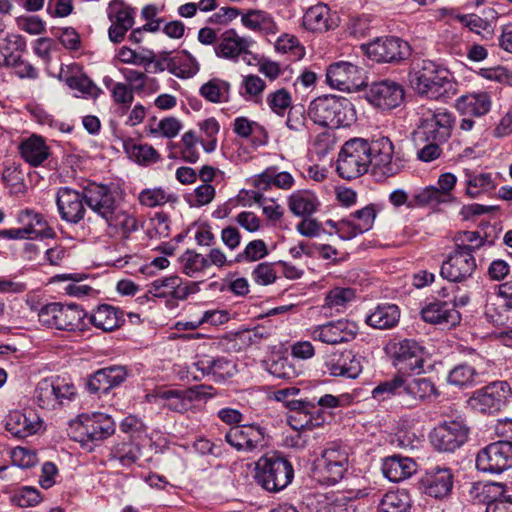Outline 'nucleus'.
I'll use <instances>...</instances> for the list:
<instances>
[{
	"label": "nucleus",
	"mask_w": 512,
	"mask_h": 512,
	"mask_svg": "<svg viewBox=\"0 0 512 512\" xmlns=\"http://www.w3.org/2000/svg\"><path fill=\"white\" fill-rule=\"evenodd\" d=\"M412 88L430 99L446 100L456 94V84L444 66L431 61L416 62L409 73Z\"/></svg>",
	"instance_id": "f257e3e1"
},
{
	"label": "nucleus",
	"mask_w": 512,
	"mask_h": 512,
	"mask_svg": "<svg viewBox=\"0 0 512 512\" xmlns=\"http://www.w3.org/2000/svg\"><path fill=\"white\" fill-rule=\"evenodd\" d=\"M308 115L315 124L328 128L347 127L356 120L352 102L334 95L320 96L311 101Z\"/></svg>",
	"instance_id": "f03ea898"
},
{
	"label": "nucleus",
	"mask_w": 512,
	"mask_h": 512,
	"mask_svg": "<svg viewBox=\"0 0 512 512\" xmlns=\"http://www.w3.org/2000/svg\"><path fill=\"white\" fill-rule=\"evenodd\" d=\"M112 417L102 412L83 413L69 425L70 437L88 451L115 433Z\"/></svg>",
	"instance_id": "7ed1b4c3"
},
{
	"label": "nucleus",
	"mask_w": 512,
	"mask_h": 512,
	"mask_svg": "<svg viewBox=\"0 0 512 512\" xmlns=\"http://www.w3.org/2000/svg\"><path fill=\"white\" fill-rule=\"evenodd\" d=\"M368 148L370 166L385 177L399 174L408 163V155L402 145L394 144L388 137L382 136L368 141Z\"/></svg>",
	"instance_id": "20e7f679"
},
{
	"label": "nucleus",
	"mask_w": 512,
	"mask_h": 512,
	"mask_svg": "<svg viewBox=\"0 0 512 512\" xmlns=\"http://www.w3.org/2000/svg\"><path fill=\"white\" fill-rule=\"evenodd\" d=\"M293 478L291 462L279 455H264L255 464V480L268 492L276 493L285 489Z\"/></svg>",
	"instance_id": "39448f33"
},
{
	"label": "nucleus",
	"mask_w": 512,
	"mask_h": 512,
	"mask_svg": "<svg viewBox=\"0 0 512 512\" xmlns=\"http://www.w3.org/2000/svg\"><path fill=\"white\" fill-rule=\"evenodd\" d=\"M368 140L354 138L341 148L337 159V172L343 179H356L368 171L371 159L368 154Z\"/></svg>",
	"instance_id": "423d86ee"
},
{
	"label": "nucleus",
	"mask_w": 512,
	"mask_h": 512,
	"mask_svg": "<svg viewBox=\"0 0 512 512\" xmlns=\"http://www.w3.org/2000/svg\"><path fill=\"white\" fill-rule=\"evenodd\" d=\"M85 204L105 222H112L119 207L116 189L107 184L89 183L84 187Z\"/></svg>",
	"instance_id": "0eeeda50"
},
{
	"label": "nucleus",
	"mask_w": 512,
	"mask_h": 512,
	"mask_svg": "<svg viewBox=\"0 0 512 512\" xmlns=\"http://www.w3.org/2000/svg\"><path fill=\"white\" fill-rule=\"evenodd\" d=\"M212 390L211 386L196 385L186 390H161L154 395V398L171 411L185 413L192 408L195 401L213 397Z\"/></svg>",
	"instance_id": "6e6552de"
},
{
	"label": "nucleus",
	"mask_w": 512,
	"mask_h": 512,
	"mask_svg": "<svg viewBox=\"0 0 512 512\" xmlns=\"http://www.w3.org/2000/svg\"><path fill=\"white\" fill-rule=\"evenodd\" d=\"M511 395V388L506 381H495L473 392L468 404L481 413H495L506 405Z\"/></svg>",
	"instance_id": "1a4fd4ad"
},
{
	"label": "nucleus",
	"mask_w": 512,
	"mask_h": 512,
	"mask_svg": "<svg viewBox=\"0 0 512 512\" xmlns=\"http://www.w3.org/2000/svg\"><path fill=\"white\" fill-rule=\"evenodd\" d=\"M348 469V452L336 444H330L316 461V471L321 481L328 485L339 482Z\"/></svg>",
	"instance_id": "9d476101"
},
{
	"label": "nucleus",
	"mask_w": 512,
	"mask_h": 512,
	"mask_svg": "<svg viewBox=\"0 0 512 512\" xmlns=\"http://www.w3.org/2000/svg\"><path fill=\"white\" fill-rule=\"evenodd\" d=\"M358 330L359 327L356 322L341 318L312 326L308 331L309 336L314 341L327 345H338L354 340Z\"/></svg>",
	"instance_id": "9b49d317"
},
{
	"label": "nucleus",
	"mask_w": 512,
	"mask_h": 512,
	"mask_svg": "<svg viewBox=\"0 0 512 512\" xmlns=\"http://www.w3.org/2000/svg\"><path fill=\"white\" fill-rule=\"evenodd\" d=\"M468 433L465 420L458 418L440 423L433 429L430 439L438 451L453 452L466 442Z\"/></svg>",
	"instance_id": "f8f14e48"
},
{
	"label": "nucleus",
	"mask_w": 512,
	"mask_h": 512,
	"mask_svg": "<svg viewBox=\"0 0 512 512\" xmlns=\"http://www.w3.org/2000/svg\"><path fill=\"white\" fill-rule=\"evenodd\" d=\"M393 364L400 370L421 373L424 365V348L414 339L395 340L388 345Z\"/></svg>",
	"instance_id": "ddd939ff"
},
{
	"label": "nucleus",
	"mask_w": 512,
	"mask_h": 512,
	"mask_svg": "<svg viewBox=\"0 0 512 512\" xmlns=\"http://www.w3.org/2000/svg\"><path fill=\"white\" fill-rule=\"evenodd\" d=\"M479 471L498 474L512 467V442L497 441L480 450L476 457Z\"/></svg>",
	"instance_id": "4468645a"
},
{
	"label": "nucleus",
	"mask_w": 512,
	"mask_h": 512,
	"mask_svg": "<svg viewBox=\"0 0 512 512\" xmlns=\"http://www.w3.org/2000/svg\"><path fill=\"white\" fill-rule=\"evenodd\" d=\"M464 246L454 245L453 250L443 261L440 274L451 282H462L470 278L477 268L474 255Z\"/></svg>",
	"instance_id": "2eb2a0df"
},
{
	"label": "nucleus",
	"mask_w": 512,
	"mask_h": 512,
	"mask_svg": "<svg viewBox=\"0 0 512 512\" xmlns=\"http://www.w3.org/2000/svg\"><path fill=\"white\" fill-rule=\"evenodd\" d=\"M366 55L378 63H394L409 55V45L397 37H381L362 45Z\"/></svg>",
	"instance_id": "dca6fc26"
},
{
	"label": "nucleus",
	"mask_w": 512,
	"mask_h": 512,
	"mask_svg": "<svg viewBox=\"0 0 512 512\" xmlns=\"http://www.w3.org/2000/svg\"><path fill=\"white\" fill-rule=\"evenodd\" d=\"M326 80L330 87L346 92L358 91L365 84L363 70L346 61L331 64L326 71Z\"/></svg>",
	"instance_id": "f3484780"
},
{
	"label": "nucleus",
	"mask_w": 512,
	"mask_h": 512,
	"mask_svg": "<svg viewBox=\"0 0 512 512\" xmlns=\"http://www.w3.org/2000/svg\"><path fill=\"white\" fill-rule=\"evenodd\" d=\"M454 117L446 109L427 110L421 119L420 132L426 140L445 142L452 134Z\"/></svg>",
	"instance_id": "a211bd4d"
},
{
	"label": "nucleus",
	"mask_w": 512,
	"mask_h": 512,
	"mask_svg": "<svg viewBox=\"0 0 512 512\" xmlns=\"http://www.w3.org/2000/svg\"><path fill=\"white\" fill-rule=\"evenodd\" d=\"M107 16L111 22L109 39L115 44L120 43L135 23L136 9L121 0H113L108 5Z\"/></svg>",
	"instance_id": "6ab92c4d"
},
{
	"label": "nucleus",
	"mask_w": 512,
	"mask_h": 512,
	"mask_svg": "<svg viewBox=\"0 0 512 512\" xmlns=\"http://www.w3.org/2000/svg\"><path fill=\"white\" fill-rule=\"evenodd\" d=\"M225 440L237 451L253 452L265 445V430L257 424L236 425L227 431Z\"/></svg>",
	"instance_id": "aec40b11"
},
{
	"label": "nucleus",
	"mask_w": 512,
	"mask_h": 512,
	"mask_svg": "<svg viewBox=\"0 0 512 512\" xmlns=\"http://www.w3.org/2000/svg\"><path fill=\"white\" fill-rule=\"evenodd\" d=\"M56 205L60 218L70 224H78L86 214L84 188L77 191L61 187L57 191Z\"/></svg>",
	"instance_id": "412c9836"
},
{
	"label": "nucleus",
	"mask_w": 512,
	"mask_h": 512,
	"mask_svg": "<svg viewBox=\"0 0 512 512\" xmlns=\"http://www.w3.org/2000/svg\"><path fill=\"white\" fill-rule=\"evenodd\" d=\"M366 99L373 106L382 110L394 109L404 100L403 87L392 80H383L371 84Z\"/></svg>",
	"instance_id": "4be33fe9"
},
{
	"label": "nucleus",
	"mask_w": 512,
	"mask_h": 512,
	"mask_svg": "<svg viewBox=\"0 0 512 512\" xmlns=\"http://www.w3.org/2000/svg\"><path fill=\"white\" fill-rule=\"evenodd\" d=\"M326 371L333 377L357 378L362 372L361 357L351 350L334 351L325 357Z\"/></svg>",
	"instance_id": "5701e85b"
},
{
	"label": "nucleus",
	"mask_w": 512,
	"mask_h": 512,
	"mask_svg": "<svg viewBox=\"0 0 512 512\" xmlns=\"http://www.w3.org/2000/svg\"><path fill=\"white\" fill-rule=\"evenodd\" d=\"M424 493L435 499L448 498L453 490L454 475L447 467H435L428 470L421 480Z\"/></svg>",
	"instance_id": "b1692460"
},
{
	"label": "nucleus",
	"mask_w": 512,
	"mask_h": 512,
	"mask_svg": "<svg viewBox=\"0 0 512 512\" xmlns=\"http://www.w3.org/2000/svg\"><path fill=\"white\" fill-rule=\"evenodd\" d=\"M250 37L240 36L235 29H229L221 34L215 46L217 57L237 62L245 48L254 44Z\"/></svg>",
	"instance_id": "393cba45"
},
{
	"label": "nucleus",
	"mask_w": 512,
	"mask_h": 512,
	"mask_svg": "<svg viewBox=\"0 0 512 512\" xmlns=\"http://www.w3.org/2000/svg\"><path fill=\"white\" fill-rule=\"evenodd\" d=\"M6 429L11 435L26 438L36 434L42 427L40 417L31 410L11 411L6 419Z\"/></svg>",
	"instance_id": "a878e982"
},
{
	"label": "nucleus",
	"mask_w": 512,
	"mask_h": 512,
	"mask_svg": "<svg viewBox=\"0 0 512 512\" xmlns=\"http://www.w3.org/2000/svg\"><path fill=\"white\" fill-rule=\"evenodd\" d=\"M126 377L127 372L123 366L102 368L89 377L87 387L91 393H107L112 388L122 384Z\"/></svg>",
	"instance_id": "bb28decb"
},
{
	"label": "nucleus",
	"mask_w": 512,
	"mask_h": 512,
	"mask_svg": "<svg viewBox=\"0 0 512 512\" xmlns=\"http://www.w3.org/2000/svg\"><path fill=\"white\" fill-rule=\"evenodd\" d=\"M286 405L291 411L288 420L294 430H310L321 425V418H314L311 415L312 410L316 408L315 402L288 400Z\"/></svg>",
	"instance_id": "cd10ccee"
},
{
	"label": "nucleus",
	"mask_w": 512,
	"mask_h": 512,
	"mask_svg": "<svg viewBox=\"0 0 512 512\" xmlns=\"http://www.w3.org/2000/svg\"><path fill=\"white\" fill-rule=\"evenodd\" d=\"M149 292L155 297H171L176 300H185L191 293L189 282H184L177 275L159 278L150 284Z\"/></svg>",
	"instance_id": "c85d7f7f"
},
{
	"label": "nucleus",
	"mask_w": 512,
	"mask_h": 512,
	"mask_svg": "<svg viewBox=\"0 0 512 512\" xmlns=\"http://www.w3.org/2000/svg\"><path fill=\"white\" fill-rule=\"evenodd\" d=\"M422 319L431 324L453 327L460 322V314L453 305L437 301L424 306L421 310Z\"/></svg>",
	"instance_id": "c756f323"
},
{
	"label": "nucleus",
	"mask_w": 512,
	"mask_h": 512,
	"mask_svg": "<svg viewBox=\"0 0 512 512\" xmlns=\"http://www.w3.org/2000/svg\"><path fill=\"white\" fill-rule=\"evenodd\" d=\"M377 212V206L375 204H369L344 217L343 225H348V234H345L346 240L352 239L372 229Z\"/></svg>",
	"instance_id": "7c9ffc66"
},
{
	"label": "nucleus",
	"mask_w": 512,
	"mask_h": 512,
	"mask_svg": "<svg viewBox=\"0 0 512 512\" xmlns=\"http://www.w3.org/2000/svg\"><path fill=\"white\" fill-rule=\"evenodd\" d=\"M141 448L132 441L113 444L107 455V462L114 468H131L141 457Z\"/></svg>",
	"instance_id": "2f4dec72"
},
{
	"label": "nucleus",
	"mask_w": 512,
	"mask_h": 512,
	"mask_svg": "<svg viewBox=\"0 0 512 512\" xmlns=\"http://www.w3.org/2000/svg\"><path fill=\"white\" fill-rule=\"evenodd\" d=\"M405 407L413 408L419 402L437 395L434 383L428 378L404 377Z\"/></svg>",
	"instance_id": "473e14b6"
},
{
	"label": "nucleus",
	"mask_w": 512,
	"mask_h": 512,
	"mask_svg": "<svg viewBox=\"0 0 512 512\" xmlns=\"http://www.w3.org/2000/svg\"><path fill=\"white\" fill-rule=\"evenodd\" d=\"M404 376L395 375L389 380L379 383L371 392L372 398L381 402H393L405 407Z\"/></svg>",
	"instance_id": "72a5a7b5"
},
{
	"label": "nucleus",
	"mask_w": 512,
	"mask_h": 512,
	"mask_svg": "<svg viewBox=\"0 0 512 512\" xmlns=\"http://www.w3.org/2000/svg\"><path fill=\"white\" fill-rule=\"evenodd\" d=\"M382 471L391 482H400L416 473L417 464L412 458L393 455L384 460Z\"/></svg>",
	"instance_id": "f704fd0d"
},
{
	"label": "nucleus",
	"mask_w": 512,
	"mask_h": 512,
	"mask_svg": "<svg viewBox=\"0 0 512 512\" xmlns=\"http://www.w3.org/2000/svg\"><path fill=\"white\" fill-rule=\"evenodd\" d=\"M303 23L313 32H326L338 26L337 17L331 15L329 7L325 4L310 7L304 14Z\"/></svg>",
	"instance_id": "c9c22d12"
},
{
	"label": "nucleus",
	"mask_w": 512,
	"mask_h": 512,
	"mask_svg": "<svg viewBox=\"0 0 512 512\" xmlns=\"http://www.w3.org/2000/svg\"><path fill=\"white\" fill-rule=\"evenodd\" d=\"M21 157L31 166L37 167L47 160L51 154L43 137L33 134L19 145Z\"/></svg>",
	"instance_id": "e433bc0d"
},
{
	"label": "nucleus",
	"mask_w": 512,
	"mask_h": 512,
	"mask_svg": "<svg viewBox=\"0 0 512 512\" xmlns=\"http://www.w3.org/2000/svg\"><path fill=\"white\" fill-rule=\"evenodd\" d=\"M194 366L202 372L203 376L211 375L214 381H224L236 373V365L224 357H206L198 360Z\"/></svg>",
	"instance_id": "4c0bfd02"
},
{
	"label": "nucleus",
	"mask_w": 512,
	"mask_h": 512,
	"mask_svg": "<svg viewBox=\"0 0 512 512\" xmlns=\"http://www.w3.org/2000/svg\"><path fill=\"white\" fill-rule=\"evenodd\" d=\"M456 108L463 115L483 116L490 111L491 97L487 92H473L456 100Z\"/></svg>",
	"instance_id": "58836bf2"
},
{
	"label": "nucleus",
	"mask_w": 512,
	"mask_h": 512,
	"mask_svg": "<svg viewBox=\"0 0 512 512\" xmlns=\"http://www.w3.org/2000/svg\"><path fill=\"white\" fill-rule=\"evenodd\" d=\"M241 23L245 28L265 35H275L279 30L273 17L263 10H247L241 14Z\"/></svg>",
	"instance_id": "ea45409f"
},
{
	"label": "nucleus",
	"mask_w": 512,
	"mask_h": 512,
	"mask_svg": "<svg viewBox=\"0 0 512 512\" xmlns=\"http://www.w3.org/2000/svg\"><path fill=\"white\" fill-rule=\"evenodd\" d=\"M482 493L490 497L487 500L485 512H512V495L506 494L503 484L496 482L484 484Z\"/></svg>",
	"instance_id": "a19ab883"
},
{
	"label": "nucleus",
	"mask_w": 512,
	"mask_h": 512,
	"mask_svg": "<svg viewBox=\"0 0 512 512\" xmlns=\"http://www.w3.org/2000/svg\"><path fill=\"white\" fill-rule=\"evenodd\" d=\"M17 222L22 225L29 239L43 238L53 234L50 228L44 231L47 223L43 215L34 210L25 209L20 211L17 215Z\"/></svg>",
	"instance_id": "79ce46f5"
},
{
	"label": "nucleus",
	"mask_w": 512,
	"mask_h": 512,
	"mask_svg": "<svg viewBox=\"0 0 512 512\" xmlns=\"http://www.w3.org/2000/svg\"><path fill=\"white\" fill-rule=\"evenodd\" d=\"M465 193L470 198H476L496 188V183L491 173L464 170Z\"/></svg>",
	"instance_id": "37998d69"
},
{
	"label": "nucleus",
	"mask_w": 512,
	"mask_h": 512,
	"mask_svg": "<svg viewBox=\"0 0 512 512\" xmlns=\"http://www.w3.org/2000/svg\"><path fill=\"white\" fill-rule=\"evenodd\" d=\"M356 297L355 290L350 287H335L325 296L322 310L325 315L343 312Z\"/></svg>",
	"instance_id": "c03bdc74"
},
{
	"label": "nucleus",
	"mask_w": 512,
	"mask_h": 512,
	"mask_svg": "<svg viewBox=\"0 0 512 512\" xmlns=\"http://www.w3.org/2000/svg\"><path fill=\"white\" fill-rule=\"evenodd\" d=\"M91 323L103 331H112L124 321L123 313L116 307L102 304L90 316Z\"/></svg>",
	"instance_id": "a18cd8bd"
},
{
	"label": "nucleus",
	"mask_w": 512,
	"mask_h": 512,
	"mask_svg": "<svg viewBox=\"0 0 512 512\" xmlns=\"http://www.w3.org/2000/svg\"><path fill=\"white\" fill-rule=\"evenodd\" d=\"M400 310L394 304H383L366 317V323L376 329H390L398 323Z\"/></svg>",
	"instance_id": "49530a36"
},
{
	"label": "nucleus",
	"mask_w": 512,
	"mask_h": 512,
	"mask_svg": "<svg viewBox=\"0 0 512 512\" xmlns=\"http://www.w3.org/2000/svg\"><path fill=\"white\" fill-rule=\"evenodd\" d=\"M86 313L78 305H62L58 303L55 329L74 331L81 329Z\"/></svg>",
	"instance_id": "de8ad7c7"
},
{
	"label": "nucleus",
	"mask_w": 512,
	"mask_h": 512,
	"mask_svg": "<svg viewBox=\"0 0 512 512\" xmlns=\"http://www.w3.org/2000/svg\"><path fill=\"white\" fill-rule=\"evenodd\" d=\"M483 16L476 14H466L459 16V21L472 32L481 34L485 32L491 34L493 31V24L498 18V13L494 8L484 9L482 12Z\"/></svg>",
	"instance_id": "09e8293b"
},
{
	"label": "nucleus",
	"mask_w": 512,
	"mask_h": 512,
	"mask_svg": "<svg viewBox=\"0 0 512 512\" xmlns=\"http://www.w3.org/2000/svg\"><path fill=\"white\" fill-rule=\"evenodd\" d=\"M26 43L21 35L8 33L0 42V67H8L25 50Z\"/></svg>",
	"instance_id": "8fccbe9b"
},
{
	"label": "nucleus",
	"mask_w": 512,
	"mask_h": 512,
	"mask_svg": "<svg viewBox=\"0 0 512 512\" xmlns=\"http://www.w3.org/2000/svg\"><path fill=\"white\" fill-rule=\"evenodd\" d=\"M412 500L406 490L387 492L379 501L377 512H411Z\"/></svg>",
	"instance_id": "3c124183"
},
{
	"label": "nucleus",
	"mask_w": 512,
	"mask_h": 512,
	"mask_svg": "<svg viewBox=\"0 0 512 512\" xmlns=\"http://www.w3.org/2000/svg\"><path fill=\"white\" fill-rule=\"evenodd\" d=\"M446 196L437 190L436 186H426L418 189L408 204V207H429L437 209L441 204L450 203Z\"/></svg>",
	"instance_id": "603ef678"
},
{
	"label": "nucleus",
	"mask_w": 512,
	"mask_h": 512,
	"mask_svg": "<svg viewBox=\"0 0 512 512\" xmlns=\"http://www.w3.org/2000/svg\"><path fill=\"white\" fill-rule=\"evenodd\" d=\"M317 206L316 196L306 190L296 191L289 197V209L296 216L310 215L316 211Z\"/></svg>",
	"instance_id": "864d4df0"
},
{
	"label": "nucleus",
	"mask_w": 512,
	"mask_h": 512,
	"mask_svg": "<svg viewBox=\"0 0 512 512\" xmlns=\"http://www.w3.org/2000/svg\"><path fill=\"white\" fill-rule=\"evenodd\" d=\"M231 85L227 81L213 78L200 88V95L211 103L227 102L230 98Z\"/></svg>",
	"instance_id": "5fc2aeb1"
},
{
	"label": "nucleus",
	"mask_w": 512,
	"mask_h": 512,
	"mask_svg": "<svg viewBox=\"0 0 512 512\" xmlns=\"http://www.w3.org/2000/svg\"><path fill=\"white\" fill-rule=\"evenodd\" d=\"M85 278L86 275L83 273L57 274L52 277V282L70 281V283L64 287L65 293L70 296L82 297L92 291L91 286L80 283Z\"/></svg>",
	"instance_id": "6e6d98bb"
},
{
	"label": "nucleus",
	"mask_w": 512,
	"mask_h": 512,
	"mask_svg": "<svg viewBox=\"0 0 512 512\" xmlns=\"http://www.w3.org/2000/svg\"><path fill=\"white\" fill-rule=\"evenodd\" d=\"M176 196L166 191L162 187L143 189L138 195V201L141 205L154 208L162 206L169 202H175Z\"/></svg>",
	"instance_id": "4d7b16f0"
},
{
	"label": "nucleus",
	"mask_w": 512,
	"mask_h": 512,
	"mask_svg": "<svg viewBox=\"0 0 512 512\" xmlns=\"http://www.w3.org/2000/svg\"><path fill=\"white\" fill-rule=\"evenodd\" d=\"M266 88L265 81L255 74L243 77L240 85V94L248 101L259 103Z\"/></svg>",
	"instance_id": "13d9d810"
},
{
	"label": "nucleus",
	"mask_w": 512,
	"mask_h": 512,
	"mask_svg": "<svg viewBox=\"0 0 512 512\" xmlns=\"http://www.w3.org/2000/svg\"><path fill=\"white\" fill-rule=\"evenodd\" d=\"M179 262L182 272L189 277H196L207 269L205 256L194 250H186L179 257Z\"/></svg>",
	"instance_id": "bf43d9fd"
},
{
	"label": "nucleus",
	"mask_w": 512,
	"mask_h": 512,
	"mask_svg": "<svg viewBox=\"0 0 512 512\" xmlns=\"http://www.w3.org/2000/svg\"><path fill=\"white\" fill-rule=\"evenodd\" d=\"M116 57L123 64L147 66L154 61V52L148 49L137 52L127 46H122L117 50Z\"/></svg>",
	"instance_id": "052dcab7"
},
{
	"label": "nucleus",
	"mask_w": 512,
	"mask_h": 512,
	"mask_svg": "<svg viewBox=\"0 0 512 512\" xmlns=\"http://www.w3.org/2000/svg\"><path fill=\"white\" fill-rule=\"evenodd\" d=\"M55 387L49 378L42 379L38 382L35 389V399L38 405L47 410H54L61 406L57 396L54 394Z\"/></svg>",
	"instance_id": "680f3d73"
},
{
	"label": "nucleus",
	"mask_w": 512,
	"mask_h": 512,
	"mask_svg": "<svg viewBox=\"0 0 512 512\" xmlns=\"http://www.w3.org/2000/svg\"><path fill=\"white\" fill-rule=\"evenodd\" d=\"M66 83L72 90L85 98L96 99L102 93V90L86 75H73L66 79Z\"/></svg>",
	"instance_id": "e2e57ef3"
},
{
	"label": "nucleus",
	"mask_w": 512,
	"mask_h": 512,
	"mask_svg": "<svg viewBox=\"0 0 512 512\" xmlns=\"http://www.w3.org/2000/svg\"><path fill=\"white\" fill-rule=\"evenodd\" d=\"M175 72L178 78H189L199 71V64L196 59L187 51L183 50L174 56Z\"/></svg>",
	"instance_id": "0e129e2a"
},
{
	"label": "nucleus",
	"mask_w": 512,
	"mask_h": 512,
	"mask_svg": "<svg viewBox=\"0 0 512 512\" xmlns=\"http://www.w3.org/2000/svg\"><path fill=\"white\" fill-rule=\"evenodd\" d=\"M266 103L275 114L283 116L292 107V96L288 90L280 88L267 95Z\"/></svg>",
	"instance_id": "69168bd1"
},
{
	"label": "nucleus",
	"mask_w": 512,
	"mask_h": 512,
	"mask_svg": "<svg viewBox=\"0 0 512 512\" xmlns=\"http://www.w3.org/2000/svg\"><path fill=\"white\" fill-rule=\"evenodd\" d=\"M113 102L119 106L121 114H124L134 101V91L126 83L116 82L110 89Z\"/></svg>",
	"instance_id": "338daca9"
},
{
	"label": "nucleus",
	"mask_w": 512,
	"mask_h": 512,
	"mask_svg": "<svg viewBox=\"0 0 512 512\" xmlns=\"http://www.w3.org/2000/svg\"><path fill=\"white\" fill-rule=\"evenodd\" d=\"M268 254L266 243L261 239L250 241L244 250L236 255L234 262H254L258 261Z\"/></svg>",
	"instance_id": "774afa93"
}]
</instances>
